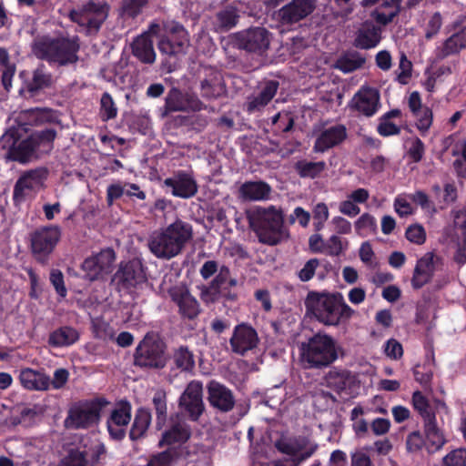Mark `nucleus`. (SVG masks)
I'll list each match as a JSON object with an SVG mask.
<instances>
[{
  "label": "nucleus",
  "instance_id": "1",
  "mask_svg": "<svg viewBox=\"0 0 466 466\" xmlns=\"http://www.w3.org/2000/svg\"><path fill=\"white\" fill-rule=\"evenodd\" d=\"M25 135L19 128L10 127L0 137V147L7 150L8 157L21 163L29 161L36 154L49 152L56 132L47 128L24 138Z\"/></svg>",
  "mask_w": 466,
  "mask_h": 466
},
{
  "label": "nucleus",
  "instance_id": "2",
  "mask_svg": "<svg viewBox=\"0 0 466 466\" xmlns=\"http://www.w3.org/2000/svg\"><path fill=\"white\" fill-rule=\"evenodd\" d=\"M304 304L306 315L325 326H339L354 314L339 293L310 291Z\"/></svg>",
  "mask_w": 466,
  "mask_h": 466
},
{
  "label": "nucleus",
  "instance_id": "3",
  "mask_svg": "<svg viewBox=\"0 0 466 466\" xmlns=\"http://www.w3.org/2000/svg\"><path fill=\"white\" fill-rule=\"evenodd\" d=\"M246 214L249 228L255 232L260 243L276 246L289 238V230L284 224V213L281 208L275 206L255 207Z\"/></svg>",
  "mask_w": 466,
  "mask_h": 466
},
{
  "label": "nucleus",
  "instance_id": "4",
  "mask_svg": "<svg viewBox=\"0 0 466 466\" xmlns=\"http://www.w3.org/2000/svg\"><path fill=\"white\" fill-rule=\"evenodd\" d=\"M191 238V226L177 220L163 229L154 231L148 238L147 247L157 258L170 259L181 253Z\"/></svg>",
  "mask_w": 466,
  "mask_h": 466
},
{
  "label": "nucleus",
  "instance_id": "5",
  "mask_svg": "<svg viewBox=\"0 0 466 466\" xmlns=\"http://www.w3.org/2000/svg\"><path fill=\"white\" fill-rule=\"evenodd\" d=\"M78 50L79 44L76 37L41 35L32 43V52L37 58L58 66L76 64Z\"/></svg>",
  "mask_w": 466,
  "mask_h": 466
},
{
  "label": "nucleus",
  "instance_id": "6",
  "mask_svg": "<svg viewBox=\"0 0 466 466\" xmlns=\"http://www.w3.org/2000/svg\"><path fill=\"white\" fill-rule=\"evenodd\" d=\"M340 348L328 334L317 333L299 346V360L305 369L322 370L339 358Z\"/></svg>",
  "mask_w": 466,
  "mask_h": 466
},
{
  "label": "nucleus",
  "instance_id": "7",
  "mask_svg": "<svg viewBox=\"0 0 466 466\" xmlns=\"http://www.w3.org/2000/svg\"><path fill=\"white\" fill-rule=\"evenodd\" d=\"M109 5L105 0H88L70 13L71 19L89 33L96 32L108 15Z\"/></svg>",
  "mask_w": 466,
  "mask_h": 466
},
{
  "label": "nucleus",
  "instance_id": "8",
  "mask_svg": "<svg viewBox=\"0 0 466 466\" xmlns=\"http://www.w3.org/2000/svg\"><path fill=\"white\" fill-rule=\"evenodd\" d=\"M134 363L147 369L164 368L167 363L164 343L153 336L147 335L137 347Z\"/></svg>",
  "mask_w": 466,
  "mask_h": 466
},
{
  "label": "nucleus",
  "instance_id": "9",
  "mask_svg": "<svg viewBox=\"0 0 466 466\" xmlns=\"http://www.w3.org/2000/svg\"><path fill=\"white\" fill-rule=\"evenodd\" d=\"M275 446L280 452L290 456L292 461L289 463L278 461L274 466H297L311 457L318 449L317 443L304 436L280 438L276 441Z\"/></svg>",
  "mask_w": 466,
  "mask_h": 466
},
{
  "label": "nucleus",
  "instance_id": "10",
  "mask_svg": "<svg viewBox=\"0 0 466 466\" xmlns=\"http://www.w3.org/2000/svg\"><path fill=\"white\" fill-rule=\"evenodd\" d=\"M106 401L94 400L84 401L73 406L66 420V424L69 428L86 429L96 424L100 419V412Z\"/></svg>",
  "mask_w": 466,
  "mask_h": 466
},
{
  "label": "nucleus",
  "instance_id": "11",
  "mask_svg": "<svg viewBox=\"0 0 466 466\" xmlns=\"http://www.w3.org/2000/svg\"><path fill=\"white\" fill-rule=\"evenodd\" d=\"M189 44V35L184 26L172 24L168 26L167 35L159 39L157 46L161 54L176 56L186 54Z\"/></svg>",
  "mask_w": 466,
  "mask_h": 466
},
{
  "label": "nucleus",
  "instance_id": "12",
  "mask_svg": "<svg viewBox=\"0 0 466 466\" xmlns=\"http://www.w3.org/2000/svg\"><path fill=\"white\" fill-rule=\"evenodd\" d=\"M206 108L205 104L193 93H183L172 87L165 97L164 115L173 112H197Z\"/></svg>",
  "mask_w": 466,
  "mask_h": 466
},
{
  "label": "nucleus",
  "instance_id": "13",
  "mask_svg": "<svg viewBox=\"0 0 466 466\" xmlns=\"http://www.w3.org/2000/svg\"><path fill=\"white\" fill-rule=\"evenodd\" d=\"M349 108L367 117L374 116L380 107V96L377 88L362 86L348 104Z\"/></svg>",
  "mask_w": 466,
  "mask_h": 466
},
{
  "label": "nucleus",
  "instance_id": "14",
  "mask_svg": "<svg viewBox=\"0 0 466 466\" xmlns=\"http://www.w3.org/2000/svg\"><path fill=\"white\" fill-rule=\"evenodd\" d=\"M180 409L192 421L198 420L205 410L203 385L198 380L190 381L179 398Z\"/></svg>",
  "mask_w": 466,
  "mask_h": 466
},
{
  "label": "nucleus",
  "instance_id": "15",
  "mask_svg": "<svg viewBox=\"0 0 466 466\" xmlns=\"http://www.w3.org/2000/svg\"><path fill=\"white\" fill-rule=\"evenodd\" d=\"M48 171L45 167H37L24 172L14 187V199L22 200L25 196L34 194L44 187Z\"/></svg>",
  "mask_w": 466,
  "mask_h": 466
},
{
  "label": "nucleus",
  "instance_id": "16",
  "mask_svg": "<svg viewBox=\"0 0 466 466\" xmlns=\"http://www.w3.org/2000/svg\"><path fill=\"white\" fill-rule=\"evenodd\" d=\"M115 258V252L111 248L103 249L98 254L86 258L82 264L86 279L94 281L110 273Z\"/></svg>",
  "mask_w": 466,
  "mask_h": 466
},
{
  "label": "nucleus",
  "instance_id": "17",
  "mask_svg": "<svg viewBox=\"0 0 466 466\" xmlns=\"http://www.w3.org/2000/svg\"><path fill=\"white\" fill-rule=\"evenodd\" d=\"M199 90L205 99H218L227 92L222 73L215 67L205 66L200 72Z\"/></svg>",
  "mask_w": 466,
  "mask_h": 466
},
{
  "label": "nucleus",
  "instance_id": "18",
  "mask_svg": "<svg viewBox=\"0 0 466 466\" xmlns=\"http://www.w3.org/2000/svg\"><path fill=\"white\" fill-rule=\"evenodd\" d=\"M239 48L248 52L262 54L270 44V34L263 27H252L236 34Z\"/></svg>",
  "mask_w": 466,
  "mask_h": 466
},
{
  "label": "nucleus",
  "instance_id": "19",
  "mask_svg": "<svg viewBox=\"0 0 466 466\" xmlns=\"http://www.w3.org/2000/svg\"><path fill=\"white\" fill-rule=\"evenodd\" d=\"M168 295L177 306L183 319H194L200 313V304L185 285H177L168 289Z\"/></svg>",
  "mask_w": 466,
  "mask_h": 466
},
{
  "label": "nucleus",
  "instance_id": "20",
  "mask_svg": "<svg viewBox=\"0 0 466 466\" xmlns=\"http://www.w3.org/2000/svg\"><path fill=\"white\" fill-rule=\"evenodd\" d=\"M258 343L259 338L257 330L246 323L237 325L229 339L232 351L241 356L256 349Z\"/></svg>",
  "mask_w": 466,
  "mask_h": 466
},
{
  "label": "nucleus",
  "instance_id": "21",
  "mask_svg": "<svg viewBox=\"0 0 466 466\" xmlns=\"http://www.w3.org/2000/svg\"><path fill=\"white\" fill-rule=\"evenodd\" d=\"M317 0H291L278 11L279 20L282 25H293L313 13Z\"/></svg>",
  "mask_w": 466,
  "mask_h": 466
},
{
  "label": "nucleus",
  "instance_id": "22",
  "mask_svg": "<svg viewBox=\"0 0 466 466\" xmlns=\"http://www.w3.org/2000/svg\"><path fill=\"white\" fill-rule=\"evenodd\" d=\"M61 236L58 227H46L35 231L31 238L33 253L38 259L45 258L57 244Z\"/></svg>",
  "mask_w": 466,
  "mask_h": 466
},
{
  "label": "nucleus",
  "instance_id": "23",
  "mask_svg": "<svg viewBox=\"0 0 466 466\" xmlns=\"http://www.w3.org/2000/svg\"><path fill=\"white\" fill-rule=\"evenodd\" d=\"M207 389L208 400L212 408L224 413L233 410L236 400L230 389L215 380H211Z\"/></svg>",
  "mask_w": 466,
  "mask_h": 466
},
{
  "label": "nucleus",
  "instance_id": "24",
  "mask_svg": "<svg viewBox=\"0 0 466 466\" xmlns=\"http://www.w3.org/2000/svg\"><path fill=\"white\" fill-rule=\"evenodd\" d=\"M164 185L171 189L174 197L189 198L198 192V185L191 175L185 171H178L173 177L164 180Z\"/></svg>",
  "mask_w": 466,
  "mask_h": 466
},
{
  "label": "nucleus",
  "instance_id": "25",
  "mask_svg": "<svg viewBox=\"0 0 466 466\" xmlns=\"http://www.w3.org/2000/svg\"><path fill=\"white\" fill-rule=\"evenodd\" d=\"M279 82L268 80L258 87L257 93L249 96L245 103V108L249 114L261 111L276 96L279 89Z\"/></svg>",
  "mask_w": 466,
  "mask_h": 466
},
{
  "label": "nucleus",
  "instance_id": "26",
  "mask_svg": "<svg viewBox=\"0 0 466 466\" xmlns=\"http://www.w3.org/2000/svg\"><path fill=\"white\" fill-rule=\"evenodd\" d=\"M131 420V406L122 403L111 413L107 420V430L110 436L116 441L122 440L126 435V428Z\"/></svg>",
  "mask_w": 466,
  "mask_h": 466
},
{
  "label": "nucleus",
  "instance_id": "27",
  "mask_svg": "<svg viewBox=\"0 0 466 466\" xmlns=\"http://www.w3.org/2000/svg\"><path fill=\"white\" fill-rule=\"evenodd\" d=\"M347 137V129L343 125H336L325 128L317 137L313 150L317 153H324L342 143Z\"/></svg>",
  "mask_w": 466,
  "mask_h": 466
},
{
  "label": "nucleus",
  "instance_id": "28",
  "mask_svg": "<svg viewBox=\"0 0 466 466\" xmlns=\"http://www.w3.org/2000/svg\"><path fill=\"white\" fill-rule=\"evenodd\" d=\"M400 0H363V6L376 5L371 16L380 24L387 25L398 14Z\"/></svg>",
  "mask_w": 466,
  "mask_h": 466
},
{
  "label": "nucleus",
  "instance_id": "29",
  "mask_svg": "<svg viewBox=\"0 0 466 466\" xmlns=\"http://www.w3.org/2000/svg\"><path fill=\"white\" fill-rule=\"evenodd\" d=\"M466 48V26L446 38L435 49V56L438 60H443L451 56L458 55Z\"/></svg>",
  "mask_w": 466,
  "mask_h": 466
},
{
  "label": "nucleus",
  "instance_id": "30",
  "mask_svg": "<svg viewBox=\"0 0 466 466\" xmlns=\"http://www.w3.org/2000/svg\"><path fill=\"white\" fill-rule=\"evenodd\" d=\"M437 258L433 253L429 252L417 261L411 279V285L414 289H420L431 279Z\"/></svg>",
  "mask_w": 466,
  "mask_h": 466
},
{
  "label": "nucleus",
  "instance_id": "31",
  "mask_svg": "<svg viewBox=\"0 0 466 466\" xmlns=\"http://www.w3.org/2000/svg\"><path fill=\"white\" fill-rule=\"evenodd\" d=\"M271 187L263 181L245 182L238 188V198L245 201H262L269 198Z\"/></svg>",
  "mask_w": 466,
  "mask_h": 466
},
{
  "label": "nucleus",
  "instance_id": "32",
  "mask_svg": "<svg viewBox=\"0 0 466 466\" xmlns=\"http://www.w3.org/2000/svg\"><path fill=\"white\" fill-rule=\"evenodd\" d=\"M132 54L141 63L152 65L156 61V52L153 40L148 34H142L137 36L131 45Z\"/></svg>",
  "mask_w": 466,
  "mask_h": 466
},
{
  "label": "nucleus",
  "instance_id": "33",
  "mask_svg": "<svg viewBox=\"0 0 466 466\" xmlns=\"http://www.w3.org/2000/svg\"><path fill=\"white\" fill-rule=\"evenodd\" d=\"M19 381L29 390H46L50 386V379L45 373L25 368L20 370Z\"/></svg>",
  "mask_w": 466,
  "mask_h": 466
},
{
  "label": "nucleus",
  "instance_id": "34",
  "mask_svg": "<svg viewBox=\"0 0 466 466\" xmlns=\"http://www.w3.org/2000/svg\"><path fill=\"white\" fill-rule=\"evenodd\" d=\"M191 436L189 425L185 421L174 423L167 431H166L162 439L159 441V446L165 445H181L185 443Z\"/></svg>",
  "mask_w": 466,
  "mask_h": 466
},
{
  "label": "nucleus",
  "instance_id": "35",
  "mask_svg": "<svg viewBox=\"0 0 466 466\" xmlns=\"http://www.w3.org/2000/svg\"><path fill=\"white\" fill-rule=\"evenodd\" d=\"M238 19V10L233 5H227L216 13L212 25L216 32H226L235 27Z\"/></svg>",
  "mask_w": 466,
  "mask_h": 466
},
{
  "label": "nucleus",
  "instance_id": "36",
  "mask_svg": "<svg viewBox=\"0 0 466 466\" xmlns=\"http://www.w3.org/2000/svg\"><path fill=\"white\" fill-rule=\"evenodd\" d=\"M115 280L123 288L129 289L136 287L145 280L142 269L134 264L122 266L115 274Z\"/></svg>",
  "mask_w": 466,
  "mask_h": 466
},
{
  "label": "nucleus",
  "instance_id": "37",
  "mask_svg": "<svg viewBox=\"0 0 466 466\" xmlns=\"http://www.w3.org/2000/svg\"><path fill=\"white\" fill-rule=\"evenodd\" d=\"M380 29L374 25L365 24L357 33L354 46L360 49L375 47L380 41Z\"/></svg>",
  "mask_w": 466,
  "mask_h": 466
},
{
  "label": "nucleus",
  "instance_id": "38",
  "mask_svg": "<svg viewBox=\"0 0 466 466\" xmlns=\"http://www.w3.org/2000/svg\"><path fill=\"white\" fill-rule=\"evenodd\" d=\"M455 224L462 229V237L453 247L452 261L458 268H461L466 264V219H464L463 214L456 217Z\"/></svg>",
  "mask_w": 466,
  "mask_h": 466
},
{
  "label": "nucleus",
  "instance_id": "39",
  "mask_svg": "<svg viewBox=\"0 0 466 466\" xmlns=\"http://www.w3.org/2000/svg\"><path fill=\"white\" fill-rule=\"evenodd\" d=\"M79 339L77 330L72 327L65 326L53 331L49 336V344L55 347H67Z\"/></svg>",
  "mask_w": 466,
  "mask_h": 466
},
{
  "label": "nucleus",
  "instance_id": "40",
  "mask_svg": "<svg viewBox=\"0 0 466 466\" xmlns=\"http://www.w3.org/2000/svg\"><path fill=\"white\" fill-rule=\"evenodd\" d=\"M426 435V445L429 451L433 452L440 450L445 443V439L437 426L436 418L423 422Z\"/></svg>",
  "mask_w": 466,
  "mask_h": 466
},
{
  "label": "nucleus",
  "instance_id": "41",
  "mask_svg": "<svg viewBox=\"0 0 466 466\" xmlns=\"http://www.w3.org/2000/svg\"><path fill=\"white\" fill-rule=\"evenodd\" d=\"M150 423L151 413L149 410L143 408L137 410L135 415L134 422L130 429V439L135 441L142 438L146 434Z\"/></svg>",
  "mask_w": 466,
  "mask_h": 466
},
{
  "label": "nucleus",
  "instance_id": "42",
  "mask_svg": "<svg viewBox=\"0 0 466 466\" xmlns=\"http://www.w3.org/2000/svg\"><path fill=\"white\" fill-rule=\"evenodd\" d=\"M365 62V58L358 52L347 53L337 60L336 68L344 73H350L360 68Z\"/></svg>",
  "mask_w": 466,
  "mask_h": 466
},
{
  "label": "nucleus",
  "instance_id": "43",
  "mask_svg": "<svg viewBox=\"0 0 466 466\" xmlns=\"http://www.w3.org/2000/svg\"><path fill=\"white\" fill-rule=\"evenodd\" d=\"M172 361L180 371H191L195 367L194 356L186 347H180L175 350Z\"/></svg>",
  "mask_w": 466,
  "mask_h": 466
},
{
  "label": "nucleus",
  "instance_id": "44",
  "mask_svg": "<svg viewBox=\"0 0 466 466\" xmlns=\"http://www.w3.org/2000/svg\"><path fill=\"white\" fill-rule=\"evenodd\" d=\"M52 83V75L46 72L44 66H40L33 73L32 80L28 84V91L32 93L36 92L40 89L51 86Z\"/></svg>",
  "mask_w": 466,
  "mask_h": 466
},
{
  "label": "nucleus",
  "instance_id": "45",
  "mask_svg": "<svg viewBox=\"0 0 466 466\" xmlns=\"http://www.w3.org/2000/svg\"><path fill=\"white\" fill-rule=\"evenodd\" d=\"M295 168L301 177L315 178L324 171L326 163L324 161L309 162L302 160L296 164Z\"/></svg>",
  "mask_w": 466,
  "mask_h": 466
},
{
  "label": "nucleus",
  "instance_id": "46",
  "mask_svg": "<svg viewBox=\"0 0 466 466\" xmlns=\"http://www.w3.org/2000/svg\"><path fill=\"white\" fill-rule=\"evenodd\" d=\"M223 296L227 299L233 300L236 299V294L231 292H223V289L214 285L212 282L208 286H203L200 289V299L206 304L214 303Z\"/></svg>",
  "mask_w": 466,
  "mask_h": 466
},
{
  "label": "nucleus",
  "instance_id": "47",
  "mask_svg": "<svg viewBox=\"0 0 466 466\" xmlns=\"http://www.w3.org/2000/svg\"><path fill=\"white\" fill-rule=\"evenodd\" d=\"M355 230L361 237L374 234L377 230L376 218L369 213L362 214L355 222Z\"/></svg>",
  "mask_w": 466,
  "mask_h": 466
},
{
  "label": "nucleus",
  "instance_id": "48",
  "mask_svg": "<svg viewBox=\"0 0 466 466\" xmlns=\"http://www.w3.org/2000/svg\"><path fill=\"white\" fill-rule=\"evenodd\" d=\"M211 282L223 289V292H230L229 289L238 284L237 279L231 276L229 268L225 265L219 267L218 275Z\"/></svg>",
  "mask_w": 466,
  "mask_h": 466
},
{
  "label": "nucleus",
  "instance_id": "49",
  "mask_svg": "<svg viewBox=\"0 0 466 466\" xmlns=\"http://www.w3.org/2000/svg\"><path fill=\"white\" fill-rule=\"evenodd\" d=\"M412 403L414 409L421 416L423 422L434 420L436 415L430 409L428 400L420 391H415L412 395Z\"/></svg>",
  "mask_w": 466,
  "mask_h": 466
},
{
  "label": "nucleus",
  "instance_id": "50",
  "mask_svg": "<svg viewBox=\"0 0 466 466\" xmlns=\"http://www.w3.org/2000/svg\"><path fill=\"white\" fill-rule=\"evenodd\" d=\"M15 123V125L11 127L12 128H19V131L27 134L29 131V126H38L36 118V108H31L21 112L17 116Z\"/></svg>",
  "mask_w": 466,
  "mask_h": 466
},
{
  "label": "nucleus",
  "instance_id": "51",
  "mask_svg": "<svg viewBox=\"0 0 466 466\" xmlns=\"http://www.w3.org/2000/svg\"><path fill=\"white\" fill-rule=\"evenodd\" d=\"M100 115L103 121L113 119L117 115V107L107 92L104 93L100 99Z\"/></svg>",
  "mask_w": 466,
  "mask_h": 466
},
{
  "label": "nucleus",
  "instance_id": "52",
  "mask_svg": "<svg viewBox=\"0 0 466 466\" xmlns=\"http://www.w3.org/2000/svg\"><path fill=\"white\" fill-rule=\"evenodd\" d=\"M412 64L404 53L400 54L399 67L396 70V79L401 85L408 84L411 76Z\"/></svg>",
  "mask_w": 466,
  "mask_h": 466
},
{
  "label": "nucleus",
  "instance_id": "53",
  "mask_svg": "<svg viewBox=\"0 0 466 466\" xmlns=\"http://www.w3.org/2000/svg\"><path fill=\"white\" fill-rule=\"evenodd\" d=\"M416 119V127L421 134H425L431 127L433 120V115L431 108L424 106L423 109L413 114Z\"/></svg>",
  "mask_w": 466,
  "mask_h": 466
},
{
  "label": "nucleus",
  "instance_id": "54",
  "mask_svg": "<svg viewBox=\"0 0 466 466\" xmlns=\"http://www.w3.org/2000/svg\"><path fill=\"white\" fill-rule=\"evenodd\" d=\"M176 455L175 450L167 449L152 455L147 462V466H171Z\"/></svg>",
  "mask_w": 466,
  "mask_h": 466
},
{
  "label": "nucleus",
  "instance_id": "55",
  "mask_svg": "<svg viewBox=\"0 0 466 466\" xmlns=\"http://www.w3.org/2000/svg\"><path fill=\"white\" fill-rule=\"evenodd\" d=\"M406 238L416 245H422L426 240V231L420 224L408 227L405 232Z\"/></svg>",
  "mask_w": 466,
  "mask_h": 466
},
{
  "label": "nucleus",
  "instance_id": "56",
  "mask_svg": "<svg viewBox=\"0 0 466 466\" xmlns=\"http://www.w3.org/2000/svg\"><path fill=\"white\" fill-rule=\"evenodd\" d=\"M410 200L409 194L399 195L394 199V209L400 217H407L414 213Z\"/></svg>",
  "mask_w": 466,
  "mask_h": 466
},
{
  "label": "nucleus",
  "instance_id": "57",
  "mask_svg": "<svg viewBox=\"0 0 466 466\" xmlns=\"http://www.w3.org/2000/svg\"><path fill=\"white\" fill-rule=\"evenodd\" d=\"M85 452L79 450H71L57 466H86Z\"/></svg>",
  "mask_w": 466,
  "mask_h": 466
},
{
  "label": "nucleus",
  "instance_id": "58",
  "mask_svg": "<svg viewBox=\"0 0 466 466\" xmlns=\"http://www.w3.org/2000/svg\"><path fill=\"white\" fill-rule=\"evenodd\" d=\"M445 466H466V449H457L443 458Z\"/></svg>",
  "mask_w": 466,
  "mask_h": 466
},
{
  "label": "nucleus",
  "instance_id": "59",
  "mask_svg": "<svg viewBox=\"0 0 466 466\" xmlns=\"http://www.w3.org/2000/svg\"><path fill=\"white\" fill-rule=\"evenodd\" d=\"M148 0H123L122 8L125 15L136 17L139 15Z\"/></svg>",
  "mask_w": 466,
  "mask_h": 466
},
{
  "label": "nucleus",
  "instance_id": "60",
  "mask_svg": "<svg viewBox=\"0 0 466 466\" xmlns=\"http://www.w3.org/2000/svg\"><path fill=\"white\" fill-rule=\"evenodd\" d=\"M424 445H426V441L420 431H414L407 436L406 447L409 451H418Z\"/></svg>",
  "mask_w": 466,
  "mask_h": 466
},
{
  "label": "nucleus",
  "instance_id": "61",
  "mask_svg": "<svg viewBox=\"0 0 466 466\" xmlns=\"http://www.w3.org/2000/svg\"><path fill=\"white\" fill-rule=\"evenodd\" d=\"M442 26V17L439 12L434 13L429 19L425 31V37L431 39L441 30Z\"/></svg>",
  "mask_w": 466,
  "mask_h": 466
},
{
  "label": "nucleus",
  "instance_id": "62",
  "mask_svg": "<svg viewBox=\"0 0 466 466\" xmlns=\"http://www.w3.org/2000/svg\"><path fill=\"white\" fill-rule=\"evenodd\" d=\"M345 248L346 245H344L341 238L333 235L326 242L324 253L330 256H339Z\"/></svg>",
  "mask_w": 466,
  "mask_h": 466
},
{
  "label": "nucleus",
  "instance_id": "63",
  "mask_svg": "<svg viewBox=\"0 0 466 466\" xmlns=\"http://www.w3.org/2000/svg\"><path fill=\"white\" fill-rule=\"evenodd\" d=\"M319 266V259L311 258L308 260L304 264L303 268L298 272L299 279L303 282L310 280L313 278L316 269L318 268Z\"/></svg>",
  "mask_w": 466,
  "mask_h": 466
},
{
  "label": "nucleus",
  "instance_id": "64",
  "mask_svg": "<svg viewBox=\"0 0 466 466\" xmlns=\"http://www.w3.org/2000/svg\"><path fill=\"white\" fill-rule=\"evenodd\" d=\"M409 198L410 201H413L414 203L418 204L422 209L426 211H434V205L430 200L428 195L421 191L417 190L412 194H409Z\"/></svg>",
  "mask_w": 466,
  "mask_h": 466
}]
</instances>
